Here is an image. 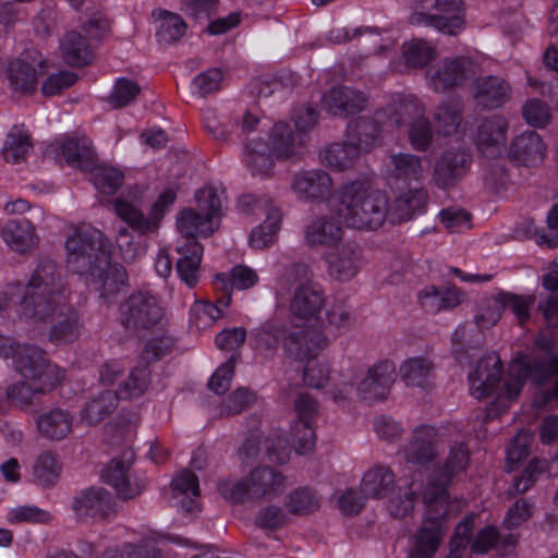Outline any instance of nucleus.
Segmentation results:
<instances>
[{
    "label": "nucleus",
    "instance_id": "18",
    "mask_svg": "<svg viewBox=\"0 0 558 558\" xmlns=\"http://www.w3.org/2000/svg\"><path fill=\"white\" fill-rule=\"evenodd\" d=\"M71 509L80 520L101 521L114 512V500L104 487H89L73 497Z\"/></svg>",
    "mask_w": 558,
    "mask_h": 558
},
{
    "label": "nucleus",
    "instance_id": "24",
    "mask_svg": "<svg viewBox=\"0 0 558 558\" xmlns=\"http://www.w3.org/2000/svg\"><path fill=\"white\" fill-rule=\"evenodd\" d=\"M399 114L409 116V141L416 151H427L434 138L430 122L424 117V108L416 99H404L399 105Z\"/></svg>",
    "mask_w": 558,
    "mask_h": 558
},
{
    "label": "nucleus",
    "instance_id": "22",
    "mask_svg": "<svg viewBox=\"0 0 558 558\" xmlns=\"http://www.w3.org/2000/svg\"><path fill=\"white\" fill-rule=\"evenodd\" d=\"M439 434L435 426L421 424L411 434L403 449L404 459L409 463L426 465L438 456Z\"/></svg>",
    "mask_w": 558,
    "mask_h": 558
},
{
    "label": "nucleus",
    "instance_id": "2",
    "mask_svg": "<svg viewBox=\"0 0 558 558\" xmlns=\"http://www.w3.org/2000/svg\"><path fill=\"white\" fill-rule=\"evenodd\" d=\"M196 209L184 208L178 216V229L186 238V243L177 248V272L187 287L198 282V270L203 256V246L194 239L196 235H210L218 229L217 220L221 214V201L216 190L204 187L195 194Z\"/></svg>",
    "mask_w": 558,
    "mask_h": 558
},
{
    "label": "nucleus",
    "instance_id": "55",
    "mask_svg": "<svg viewBox=\"0 0 558 558\" xmlns=\"http://www.w3.org/2000/svg\"><path fill=\"white\" fill-rule=\"evenodd\" d=\"M78 335V317L76 313L71 312L51 326L48 339L52 345L62 347L73 343Z\"/></svg>",
    "mask_w": 558,
    "mask_h": 558
},
{
    "label": "nucleus",
    "instance_id": "53",
    "mask_svg": "<svg viewBox=\"0 0 558 558\" xmlns=\"http://www.w3.org/2000/svg\"><path fill=\"white\" fill-rule=\"evenodd\" d=\"M432 371V363L423 357L409 359L400 367L401 378L405 385L421 388L428 386Z\"/></svg>",
    "mask_w": 558,
    "mask_h": 558
},
{
    "label": "nucleus",
    "instance_id": "33",
    "mask_svg": "<svg viewBox=\"0 0 558 558\" xmlns=\"http://www.w3.org/2000/svg\"><path fill=\"white\" fill-rule=\"evenodd\" d=\"M93 283L98 284L99 298L110 305L116 296L128 287V274L120 264H111L108 260V267L102 269L99 276H88Z\"/></svg>",
    "mask_w": 558,
    "mask_h": 558
},
{
    "label": "nucleus",
    "instance_id": "38",
    "mask_svg": "<svg viewBox=\"0 0 558 558\" xmlns=\"http://www.w3.org/2000/svg\"><path fill=\"white\" fill-rule=\"evenodd\" d=\"M62 155L70 166L83 171H89L95 166L96 154L92 142L85 136L68 137L62 145Z\"/></svg>",
    "mask_w": 558,
    "mask_h": 558
},
{
    "label": "nucleus",
    "instance_id": "46",
    "mask_svg": "<svg viewBox=\"0 0 558 558\" xmlns=\"http://www.w3.org/2000/svg\"><path fill=\"white\" fill-rule=\"evenodd\" d=\"M60 48L64 61L71 66H84L93 57L86 39L74 31L65 34Z\"/></svg>",
    "mask_w": 558,
    "mask_h": 558
},
{
    "label": "nucleus",
    "instance_id": "9",
    "mask_svg": "<svg viewBox=\"0 0 558 558\" xmlns=\"http://www.w3.org/2000/svg\"><path fill=\"white\" fill-rule=\"evenodd\" d=\"M257 348L275 349L282 347L289 349L292 345L305 349H322L331 344L329 337L317 327L299 329L288 332L280 324L269 320L252 332Z\"/></svg>",
    "mask_w": 558,
    "mask_h": 558
},
{
    "label": "nucleus",
    "instance_id": "26",
    "mask_svg": "<svg viewBox=\"0 0 558 558\" xmlns=\"http://www.w3.org/2000/svg\"><path fill=\"white\" fill-rule=\"evenodd\" d=\"M332 179L323 169H312L294 174L292 190L299 198L311 202H324L331 195Z\"/></svg>",
    "mask_w": 558,
    "mask_h": 558
},
{
    "label": "nucleus",
    "instance_id": "10",
    "mask_svg": "<svg viewBox=\"0 0 558 558\" xmlns=\"http://www.w3.org/2000/svg\"><path fill=\"white\" fill-rule=\"evenodd\" d=\"M432 3L436 13L423 11L410 15L409 22L412 25H424L438 29L439 32L454 36L465 25L462 13L463 0H425Z\"/></svg>",
    "mask_w": 558,
    "mask_h": 558
},
{
    "label": "nucleus",
    "instance_id": "6",
    "mask_svg": "<svg viewBox=\"0 0 558 558\" xmlns=\"http://www.w3.org/2000/svg\"><path fill=\"white\" fill-rule=\"evenodd\" d=\"M111 244L98 229L81 226L73 229L65 242L68 267L81 276H99L108 267Z\"/></svg>",
    "mask_w": 558,
    "mask_h": 558
},
{
    "label": "nucleus",
    "instance_id": "54",
    "mask_svg": "<svg viewBox=\"0 0 558 558\" xmlns=\"http://www.w3.org/2000/svg\"><path fill=\"white\" fill-rule=\"evenodd\" d=\"M32 146L29 135L14 126L5 137L2 156L7 162L19 163L25 159Z\"/></svg>",
    "mask_w": 558,
    "mask_h": 558
},
{
    "label": "nucleus",
    "instance_id": "7",
    "mask_svg": "<svg viewBox=\"0 0 558 558\" xmlns=\"http://www.w3.org/2000/svg\"><path fill=\"white\" fill-rule=\"evenodd\" d=\"M286 476L271 466H258L242 480L223 478L217 484L220 496L234 505L271 500L284 492Z\"/></svg>",
    "mask_w": 558,
    "mask_h": 558
},
{
    "label": "nucleus",
    "instance_id": "21",
    "mask_svg": "<svg viewBox=\"0 0 558 558\" xmlns=\"http://www.w3.org/2000/svg\"><path fill=\"white\" fill-rule=\"evenodd\" d=\"M62 293L27 283L20 302L21 312L27 319L45 322L56 314Z\"/></svg>",
    "mask_w": 558,
    "mask_h": 558
},
{
    "label": "nucleus",
    "instance_id": "27",
    "mask_svg": "<svg viewBox=\"0 0 558 558\" xmlns=\"http://www.w3.org/2000/svg\"><path fill=\"white\" fill-rule=\"evenodd\" d=\"M546 146L535 131L515 136L509 147V158L518 166L534 167L545 157Z\"/></svg>",
    "mask_w": 558,
    "mask_h": 558
},
{
    "label": "nucleus",
    "instance_id": "56",
    "mask_svg": "<svg viewBox=\"0 0 558 558\" xmlns=\"http://www.w3.org/2000/svg\"><path fill=\"white\" fill-rule=\"evenodd\" d=\"M246 163L259 174H266L274 166L270 147L262 140H252L245 144Z\"/></svg>",
    "mask_w": 558,
    "mask_h": 558
},
{
    "label": "nucleus",
    "instance_id": "40",
    "mask_svg": "<svg viewBox=\"0 0 558 558\" xmlns=\"http://www.w3.org/2000/svg\"><path fill=\"white\" fill-rule=\"evenodd\" d=\"M166 538L181 546H191V542L186 538H182L181 536H166L156 532H149L141 545H124L120 558H158L160 550L157 548V545Z\"/></svg>",
    "mask_w": 558,
    "mask_h": 558
},
{
    "label": "nucleus",
    "instance_id": "59",
    "mask_svg": "<svg viewBox=\"0 0 558 558\" xmlns=\"http://www.w3.org/2000/svg\"><path fill=\"white\" fill-rule=\"evenodd\" d=\"M422 484L413 481L402 493V486H399V493L389 500L388 509L390 514L396 519L405 518L412 512Z\"/></svg>",
    "mask_w": 558,
    "mask_h": 558
},
{
    "label": "nucleus",
    "instance_id": "44",
    "mask_svg": "<svg viewBox=\"0 0 558 558\" xmlns=\"http://www.w3.org/2000/svg\"><path fill=\"white\" fill-rule=\"evenodd\" d=\"M291 356L300 361H305L303 369L304 383L313 388L319 389L328 380L329 369L325 361L318 354H312L313 351H289Z\"/></svg>",
    "mask_w": 558,
    "mask_h": 558
},
{
    "label": "nucleus",
    "instance_id": "61",
    "mask_svg": "<svg viewBox=\"0 0 558 558\" xmlns=\"http://www.w3.org/2000/svg\"><path fill=\"white\" fill-rule=\"evenodd\" d=\"M286 506L291 513L306 514L317 510L320 501L315 492L304 487L290 493L287 497Z\"/></svg>",
    "mask_w": 558,
    "mask_h": 558
},
{
    "label": "nucleus",
    "instance_id": "20",
    "mask_svg": "<svg viewBox=\"0 0 558 558\" xmlns=\"http://www.w3.org/2000/svg\"><path fill=\"white\" fill-rule=\"evenodd\" d=\"M478 72V65L470 58L456 57L445 59L432 75V85L437 92L462 86Z\"/></svg>",
    "mask_w": 558,
    "mask_h": 558
},
{
    "label": "nucleus",
    "instance_id": "42",
    "mask_svg": "<svg viewBox=\"0 0 558 558\" xmlns=\"http://www.w3.org/2000/svg\"><path fill=\"white\" fill-rule=\"evenodd\" d=\"M28 284L59 292H64L65 290L62 271L50 257H41L39 259Z\"/></svg>",
    "mask_w": 558,
    "mask_h": 558
},
{
    "label": "nucleus",
    "instance_id": "57",
    "mask_svg": "<svg viewBox=\"0 0 558 558\" xmlns=\"http://www.w3.org/2000/svg\"><path fill=\"white\" fill-rule=\"evenodd\" d=\"M501 292L497 294L484 298L478 304V312L475 316L476 322V333H481L480 329L490 328L495 326L501 318L504 308L502 301L500 300Z\"/></svg>",
    "mask_w": 558,
    "mask_h": 558
},
{
    "label": "nucleus",
    "instance_id": "58",
    "mask_svg": "<svg viewBox=\"0 0 558 558\" xmlns=\"http://www.w3.org/2000/svg\"><path fill=\"white\" fill-rule=\"evenodd\" d=\"M89 171H92L94 185L101 193L109 195L114 194L122 185L124 175L114 167L106 165L97 166L95 163L94 168L89 169Z\"/></svg>",
    "mask_w": 558,
    "mask_h": 558
},
{
    "label": "nucleus",
    "instance_id": "50",
    "mask_svg": "<svg viewBox=\"0 0 558 558\" xmlns=\"http://www.w3.org/2000/svg\"><path fill=\"white\" fill-rule=\"evenodd\" d=\"M361 151L347 140L342 143H333L320 153L322 162L339 170L351 167Z\"/></svg>",
    "mask_w": 558,
    "mask_h": 558
},
{
    "label": "nucleus",
    "instance_id": "4",
    "mask_svg": "<svg viewBox=\"0 0 558 558\" xmlns=\"http://www.w3.org/2000/svg\"><path fill=\"white\" fill-rule=\"evenodd\" d=\"M338 204L332 213L341 222L360 230H376L388 217V198L371 189L367 181L343 183L338 190Z\"/></svg>",
    "mask_w": 558,
    "mask_h": 558
},
{
    "label": "nucleus",
    "instance_id": "49",
    "mask_svg": "<svg viewBox=\"0 0 558 558\" xmlns=\"http://www.w3.org/2000/svg\"><path fill=\"white\" fill-rule=\"evenodd\" d=\"M117 407L118 396L114 391L104 390L86 403L81 412V418L89 425L97 424L111 414Z\"/></svg>",
    "mask_w": 558,
    "mask_h": 558
},
{
    "label": "nucleus",
    "instance_id": "35",
    "mask_svg": "<svg viewBox=\"0 0 558 558\" xmlns=\"http://www.w3.org/2000/svg\"><path fill=\"white\" fill-rule=\"evenodd\" d=\"M2 236L19 253L35 248L39 241L34 226L25 218L9 220L2 229Z\"/></svg>",
    "mask_w": 558,
    "mask_h": 558
},
{
    "label": "nucleus",
    "instance_id": "47",
    "mask_svg": "<svg viewBox=\"0 0 558 558\" xmlns=\"http://www.w3.org/2000/svg\"><path fill=\"white\" fill-rule=\"evenodd\" d=\"M150 383V371L146 364H140L131 369L114 392L118 400H131L145 393Z\"/></svg>",
    "mask_w": 558,
    "mask_h": 558
},
{
    "label": "nucleus",
    "instance_id": "15",
    "mask_svg": "<svg viewBox=\"0 0 558 558\" xmlns=\"http://www.w3.org/2000/svg\"><path fill=\"white\" fill-rule=\"evenodd\" d=\"M469 462L470 452L466 445L459 442L452 446L445 464L433 472L423 493H429L438 504L449 502L447 487L456 475L466 469Z\"/></svg>",
    "mask_w": 558,
    "mask_h": 558
},
{
    "label": "nucleus",
    "instance_id": "12",
    "mask_svg": "<svg viewBox=\"0 0 558 558\" xmlns=\"http://www.w3.org/2000/svg\"><path fill=\"white\" fill-rule=\"evenodd\" d=\"M296 418L291 426V438L299 454L313 451L316 445L314 423L318 414L317 401L310 393L298 395L294 401Z\"/></svg>",
    "mask_w": 558,
    "mask_h": 558
},
{
    "label": "nucleus",
    "instance_id": "8",
    "mask_svg": "<svg viewBox=\"0 0 558 558\" xmlns=\"http://www.w3.org/2000/svg\"><path fill=\"white\" fill-rule=\"evenodd\" d=\"M432 497L429 493H423L426 514L421 526L409 538L408 558H433L445 537L449 502L441 505Z\"/></svg>",
    "mask_w": 558,
    "mask_h": 558
},
{
    "label": "nucleus",
    "instance_id": "64",
    "mask_svg": "<svg viewBox=\"0 0 558 558\" xmlns=\"http://www.w3.org/2000/svg\"><path fill=\"white\" fill-rule=\"evenodd\" d=\"M534 512V502L527 498H519L507 510L502 526L512 531L527 522Z\"/></svg>",
    "mask_w": 558,
    "mask_h": 558
},
{
    "label": "nucleus",
    "instance_id": "5",
    "mask_svg": "<svg viewBox=\"0 0 558 558\" xmlns=\"http://www.w3.org/2000/svg\"><path fill=\"white\" fill-rule=\"evenodd\" d=\"M119 322L132 336L147 340L145 349H171L177 344L175 338L165 329V310L158 300L144 292L130 294L119 305Z\"/></svg>",
    "mask_w": 558,
    "mask_h": 558
},
{
    "label": "nucleus",
    "instance_id": "23",
    "mask_svg": "<svg viewBox=\"0 0 558 558\" xmlns=\"http://www.w3.org/2000/svg\"><path fill=\"white\" fill-rule=\"evenodd\" d=\"M510 84L500 76L486 75L474 78L472 96L476 106L493 110L502 107L511 97Z\"/></svg>",
    "mask_w": 558,
    "mask_h": 558
},
{
    "label": "nucleus",
    "instance_id": "19",
    "mask_svg": "<svg viewBox=\"0 0 558 558\" xmlns=\"http://www.w3.org/2000/svg\"><path fill=\"white\" fill-rule=\"evenodd\" d=\"M509 122L501 114H493L484 118L476 134V146L482 155L494 159L506 151Z\"/></svg>",
    "mask_w": 558,
    "mask_h": 558
},
{
    "label": "nucleus",
    "instance_id": "13",
    "mask_svg": "<svg viewBox=\"0 0 558 558\" xmlns=\"http://www.w3.org/2000/svg\"><path fill=\"white\" fill-rule=\"evenodd\" d=\"M471 163L472 154L466 149H445L434 161L432 183L440 190H451L466 175Z\"/></svg>",
    "mask_w": 558,
    "mask_h": 558
},
{
    "label": "nucleus",
    "instance_id": "11",
    "mask_svg": "<svg viewBox=\"0 0 558 558\" xmlns=\"http://www.w3.org/2000/svg\"><path fill=\"white\" fill-rule=\"evenodd\" d=\"M47 71L46 60L35 48H26L7 66V77L14 92L32 94L37 88L38 76Z\"/></svg>",
    "mask_w": 558,
    "mask_h": 558
},
{
    "label": "nucleus",
    "instance_id": "16",
    "mask_svg": "<svg viewBox=\"0 0 558 558\" xmlns=\"http://www.w3.org/2000/svg\"><path fill=\"white\" fill-rule=\"evenodd\" d=\"M134 453L125 451L122 458H114L102 471V480L111 486L122 500L137 497L144 489L145 483L137 475L130 474Z\"/></svg>",
    "mask_w": 558,
    "mask_h": 558
},
{
    "label": "nucleus",
    "instance_id": "30",
    "mask_svg": "<svg viewBox=\"0 0 558 558\" xmlns=\"http://www.w3.org/2000/svg\"><path fill=\"white\" fill-rule=\"evenodd\" d=\"M199 493L198 478L190 470H183L171 482V498L174 506L185 512L198 510Z\"/></svg>",
    "mask_w": 558,
    "mask_h": 558
},
{
    "label": "nucleus",
    "instance_id": "48",
    "mask_svg": "<svg viewBox=\"0 0 558 558\" xmlns=\"http://www.w3.org/2000/svg\"><path fill=\"white\" fill-rule=\"evenodd\" d=\"M463 102L459 98L441 102L435 110L434 120L439 133L451 135L462 122Z\"/></svg>",
    "mask_w": 558,
    "mask_h": 558
},
{
    "label": "nucleus",
    "instance_id": "43",
    "mask_svg": "<svg viewBox=\"0 0 558 558\" xmlns=\"http://www.w3.org/2000/svg\"><path fill=\"white\" fill-rule=\"evenodd\" d=\"M418 299L425 312L436 314L458 306L461 303V293L457 289L441 291L432 286L421 291Z\"/></svg>",
    "mask_w": 558,
    "mask_h": 558
},
{
    "label": "nucleus",
    "instance_id": "52",
    "mask_svg": "<svg viewBox=\"0 0 558 558\" xmlns=\"http://www.w3.org/2000/svg\"><path fill=\"white\" fill-rule=\"evenodd\" d=\"M159 26L156 32L157 41L161 45H171L179 41L186 31V23L177 13L167 10L157 12Z\"/></svg>",
    "mask_w": 558,
    "mask_h": 558
},
{
    "label": "nucleus",
    "instance_id": "29",
    "mask_svg": "<svg viewBox=\"0 0 558 558\" xmlns=\"http://www.w3.org/2000/svg\"><path fill=\"white\" fill-rule=\"evenodd\" d=\"M326 299L323 289L315 283H301L293 293L290 310L291 313L301 319L317 317Z\"/></svg>",
    "mask_w": 558,
    "mask_h": 558
},
{
    "label": "nucleus",
    "instance_id": "1",
    "mask_svg": "<svg viewBox=\"0 0 558 558\" xmlns=\"http://www.w3.org/2000/svg\"><path fill=\"white\" fill-rule=\"evenodd\" d=\"M502 377V362L497 351H486L469 373L470 393L477 400L497 392L496 400L490 403L489 412H501L510 407L521 392L526 379L536 385L551 383L548 398L558 399V356L554 351L518 352V356L509 364L507 376Z\"/></svg>",
    "mask_w": 558,
    "mask_h": 558
},
{
    "label": "nucleus",
    "instance_id": "63",
    "mask_svg": "<svg viewBox=\"0 0 558 558\" xmlns=\"http://www.w3.org/2000/svg\"><path fill=\"white\" fill-rule=\"evenodd\" d=\"M141 93L140 85L125 77L118 78L108 97V102L114 109H120L132 104Z\"/></svg>",
    "mask_w": 558,
    "mask_h": 558
},
{
    "label": "nucleus",
    "instance_id": "32",
    "mask_svg": "<svg viewBox=\"0 0 558 558\" xmlns=\"http://www.w3.org/2000/svg\"><path fill=\"white\" fill-rule=\"evenodd\" d=\"M306 136L296 131L294 133L291 126L284 122L274 125L271 132L272 153L277 158L300 157L303 154Z\"/></svg>",
    "mask_w": 558,
    "mask_h": 558
},
{
    "label": "nucleus",
    "instance_id": "3",
    "mask_svg": "<svg viewBox=\"0 0 558 558\" xmlns=\"http://www.w3.org/2000/svg\"><path fill=\"white\" fill-rule=\"evenodd\" d=\"M44 352L0 351V356L11 360L15 371L25 379L7 389L8 399L15 405H31L39 396L50 392L64 380V369L50 363Z\"/></svg>",
    "mask_w": 558,
    "mask_h": 558
},
{
    "label": "nucleus",
    "instance_id": "34",
    "mask_svg": "<svg viewBox=\"0 0 558 558\" xmlns=\"http://www.w3.org/2000/svg\"><path fill=\"white\" fill-rule=\"evenodd\" d=\"M36 425L43 437L51 440H62L72 430L73 416L68 410L53 408L39 414Z\"/></svg>",
    "mask_w": 558,
    "mask_h": 558
},
{
    "label": "nucleus",
    "instance_id": "36",
    "mask_svg": "<svg viewBox=\"0 0 558 558\" xmlns=\"http://www.w3.org/2000/svg\"><path fill=\"white\" fill-rule=\"evenodd\" d=\"M380 126L372 117H359L348 123L347 137L360 151H368L379 141Z\"/></svg>",
    "mask_w": 558,
    "mask_h": 558
},
{
    "label": "nucleus",
    "instance_id": "25",
    "mask_svg": "<svg viewBox=\"0 0 558 558\" xmlns=\"http://www.w3.org/2000/svg\"><path fill=\"white\" fill-rule=\"evenodd\" d=\"M397 377L393 362L385 360L368 369V374L357 386L359 395L367 401L385 399Z\"/></svg>",
    "mask_w": 558,
    "mask_h": 558
},
{
    "label": "nucleus",
    "instance_id": "31",
    "mask_svg": "<svg viewBox=\"0 0 558 558\" xmlns=\"http://www.w3.org/2000/svg\"><path fill=\"white\" fill-rule=\"evenodd\" d=\"M427 201V190H409L395 199L391 208H388V217L393 223L409 221L425 211Z\"/></svg>",
    "mask_w": 558,
    "mask_h": 558
},
{
    "label": "nucleus",
    "instance_id": "14",
    "mask_svg": "<svg viewBox=\"0 0 558 558\" xmlns=\"http://www.w3.org/2000/svg\"><path fill=\"white\" fill-rule=\"evenodd\" d=\"M175 198V192L172 190H167L161 193L158 199L153 204L148 218H146L138 208L125 201H116L114 209L117 215L133 230L141 234H146L157 229L158 222L172 206Z\"/></svg>",
    "mask_w": 558,
    "mask_h": 558
},
{
    "label": "nucleus",
    "instance_id": "60",
    "mask_svg": "<svg viewBox=\"0 0 558 558\" xmlns=\"http://www.w3.org/2000/svg\"><path fill=\"white\" fill-rule=\"evenodd\" d=\"M502 301V308H509L517 318V322L520 326H524V324L531 317V307L535 304L536 298L535 295L527 294H515L512 292L500 291Z\"/></svg>",
    "mask_w": 558,
    "mask_h": 558
},
{
    "label": "nucleus",
    "instance_id": "62",
    "mask_svg": "<svg viewBox=\"0 0 558 558\" xmlns=\"http://www.w3.org/2000/svg\"><path fill=\"white\" fill-rule=\"evenodd\" d=\"M405 63L411 68H423L435 58V49L423 39H413L403 45Z\"/></svg>",
    "mask_w": 558,
    "mask_h": 558
},
{
    "label": "nucleus",
    "instance_id": "17",
    "mask_svg": "<svg viewBox=\"0 0 558 558\" xmlns=\"http://www.w3.org/2000/svg\"><path fill=\"white\" fill-rule=\"evenodd\" d=\"M328 275L336 281L348 282L360 271L363 262L361 245L351 240L341 241L325 254Z\"/></svg>",
    "mask_w": 558,
    "mask_h": 558
},
{
    "label": "nucleus",
    "instance_id": "37",
    "mask_svg": "<svg viewBox=\"0 0 558 558\" xmlns=\"http://www.w3.org/2000/svg\"><path fill=\"white\" fill-rule=\"evenodd\" d=\"M395 484V473L383 464L371 468L363 476L361 490L367 498H385Z\"/></svg>",
    "mask_w": 558,
    "mask_h": 558
},
{
    "label": "nucleus",
    "instance_id": "28",
    "mask_svg": "<svg viewBox=\"0 0 558 558\" xmlns=\"http://www.w3.org/2000/svg\"><path fill=\"white\" fill-rule=\"evenodd\" d=\"M366 98L363 93L348 86L330 88L323 97L326 110L332 116L347 117L362 111Z\"/></svg>",
    "mask_w": 558,
    "mask_h": 558
},
{
    "label": "nucleus",
    "instance_id": "45",
    "mask_svg": "<svg viewBox=\"0 0 558 558\" xmlns=\"http://www.w3.org/2000/svg\"><path fill=\"white\" fill-rule=\"evenodd\" d=\"M62 472V464L57 453L45 451L40 453L33 464V481L37 485L48 488L57 484Z\"/></svg>",
    "mask_w": 558,
    "mask_h": 558
},
{
    "label": "nucleus",
    "instance_id": "51",
    "mask_svg": "<svg viewBox=\"0 0 558 558\" xmlns=\"http://www.w3.org/2000/svg\"><path fill=\"white\" fill-rule=\"evenodd\" d=\"M266 219L254 229L250 236V245L253 248L262 250L275 242L276 234L280 229L281 213L279 208L275 206L267 207Z\"/></svg>",
    "mask_w": 558,
    "mask_h": 558
},
{
    "label": "nucleus",
    "instance_id": "39",
    "mask_svg": "<svg viewBox=\"0 0 558 558\" xmlns=\"http://www.w3.org/2000/svg\"><path fill=\"white\" fill-rule=\"evenodd\" d=\"M389 173L391 177L407 183L418 182L425 177V167L420 156L399 153L390 157Z\"/></svg>",
    "mask_w": 558,
    "mask_h": 558
},
{
    "label": "nucleus",
    "instance_id": "41",
    "mask_svg": "<svg viewBox=\"0 0 558 558\" xmlns=\"http://www.w3.org/2000/svg\"><path fill=\"white\" fill-rule=\"evenodd\" d=\"M342 235V229L331 218L319 217L311 222L305 230V241L308 246H327L336 244Z\"/></svg>",
    "mask_w": 558,
    "mask_h": 558
}]
</instances>
